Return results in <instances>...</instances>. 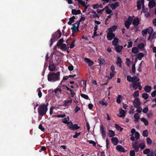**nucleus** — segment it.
I'll list each match as a JSON object with an SVG mask.
<instances>
[{
  "instance_id": "nucleus-1",
  "label": "nucleus",
  "mask_w": 156,
  "mask_h": 156,
  "mask_svg": "<svg viewBox=\"0 0 156 156\" xmlns=\"http://www.w3.org/2000/svg\"><path fill=\"white\" fill-rule=\"evenodd\" d=\"M60 72L49 73L48 75V80L51 82L59 81L60 80Z\"/></svg>"
},
{
  "instance_id": "nucleus-2",
  "label": "nucleus",
  "mask_w": 156,
  "mask_h": 156,
  "mask_svg": "<svg viewBox=\"0 0 156 156\" xmlns=\"http://www.w3.org/2000/svg\"><path fill=\"white\" fill-rule=\"evenodd\" d=\"M62 35L61 33L59 30H58L55 33L52 34V37L50 41V46L51 47L53 44L52 41L53 40L54 41H56L58 38H60Z\"/></svg>"
},
{
  "instance_id": "nucleus-3",
  "label": "nucleus",
  "mask_w": 156,
  "mask_h": 156,
  "mask_svg": "<svg viewBox=\"0 0 156 156\" xmlns=\"http://www.w3.org/2000/svg\"><path fill=\"white\" fill-rule=\"evenodd\" d=\"M48 110V108H47L41 104L38 107V112L40 115L43 116L46 114Z\"/></svg>"
},
{
  "instance_id": "nucleus-4",
  "label": "nucleus",
  "mask_w": 156,
  "mask_h": 156,
  "mask_svg": "<svg viewBox=\"0 0 156 156\" xmlns=\"http://www.w3.org/2000/svg\"><path fill=\"white\" fill-rule=\"evenodd\" d=\"M133 105L135 108L140 106L141 102L140 100L138 98H136L134 100L133 102Z\"/></svg>"
},
{
  "instance_id": "nucleus-5",
  "label": "nucleus",
  "mask_w": 156,
  "mask_h": 156,
  "mask_svg": "<svg viewBox=\"0 0 156 156\" xmlns=\"http://www.w3.org/2000/svg\"><path fill=\"white\" fill-rule=\"evenodd\" d=\"M139 142L138 141H136L134 143L132 144V146L133 149L136 152L139 151V145H138Z\"/></svg>"
},
{
  "instance_id": "nucleus-6",
  "label": "nucleus",
  "mask_w": 156,
  "mask_h": 156,
  "mask_svg": "<svg viewBox=\"0 0 156 156\" xmlns=\"http://www.w3.org/2000/svg\"><path fill=\"white\" fill-rule=\"evenodd\" d=\"M49 70L50 71H54L56 69V66L53 62H50L49 64Z\"/></svg>"
},
{
  "instance_id": "nucleus-7",
  "label": "nucleus",
  "mask_w": 156,
  "mask_h": 156,
  "mask_svg": "<svg viewBox=\"0 0 156 156\" xmlns=\"http://www.w3.org/2000/svg\"><path fill=\"white\" fill-rule=\"evenodd\" d=\"M100 133H101L102 137L103 139H105L106 136L105 133V131L104 129V127L102 125H101L100 126Z\"/></svg>"
},
{
  "instance_id": "nucleus-8",
  "label": "nucleus",
  "mask_w": 156,
  "mask_h": 156,
  "mask_svg": "<svg viewBox=\"0 0 156 156\" xmlns=\"http://www.w3.org/2000/svg\"><path fill=\"white\" fill-rule=\"evenodd\" d=\"M140 20L139 18L136 17L133 20L132 22V24L134 26V27L137 26L140 24Z\"/></svg>"
},
{
  "instance_id": "nucleus-9",
  "label": "nucleus",
  "mask_w": 156,
  "mask_h": 156,
  "mask_svg": "<svg viewBox=\"0 0 156 156\" xmlns=\"http://www.w3.org/2000/svg\"><path fill=\"white\" fill-rule=\"evenodd\" d=\"M144 0H138L137 1V9L138 10H140L141 8L142 4H144Z\"/></svg>"
},
{
  "instance_id": "nucleus-10",
  "label": "nucleus",
  "mask_w": 156,
  "mask_h": 156,
  "mask_svg": "<svg viewBox=\"0 0 156 156\" xmlns=\"http://www.w3.org/2000/svg\"><path fill=\"white\" fill-rule=\"evenodd\" d=\"M109 5H110L112 10H114L119 5V4L118 2H116L114 3H112L110 5L109 4Z\"/></svg>"
},
{
  "instance_id": "nucleus-11",
  "label": "nucleus",
  "mask_w": 156,
  "mask_h": 156,
  "mask_svg": "<svg viewBox=\"0 0 156 156\" xmlns=\"http://www.w3.org/2000/svg\"><path fill=\"white\" fill-rule=\"evenodd\" d=\"M84 61L87 63L89 66H91L92 65H93L94 64V62L90 60L89 58H84Z\"/></svg>"
},
{
  "instance_id": "nucleus-12",
  "label": "nucleus",
  "mask_w": 156,
  "mask_h": 156,
  "mask_svg": "<svg viewBox=\"0 0 156 156\" xmlns=\"http://www.w3.org/2000/svg\"><path fill=\"white\" fill-rule=\"evenodd\" d=\"M115 34L114 33H111L107 34V37L108 40L111 41L115 37Z\"/></svg>"
},
{
  "instance_id": "nucleus-13",
  "label": "nucleus",
  "mask_w": 156,
  "mask_h": 156,
  "mask_svg": "<svg viewBox=\"0 0 156 156\" xmlns=\"http://www.w3.org/2000/svg\"><path fill=\"white\" fill-rule=\"evenodd\" d=\"M116 149L120 152H124L125 150L124 147L120 145H118L116 147Z\"/></svg>"
},
{
  "instance_id": "nucleus-14",
  "label": "nucleus",
  "mask_w": 156,
  "mask_h": 156,
  "mask_svg": "<svg viewBox=\"0 0 156 156\" xmlns=\"http://www.w3.org/2000/svg\"><path fill=\"white\" fill-rule=\"evenodd\" d=\"M155 3L154 0H151L148 4V6L150 8H152L155 6Z\"/></svg>"
},
{
  "instance_id": "nucleus-15",
  "label": "nucleus",
  "mask_w": 156,
  "mask_h": 156,
  "mask_svg": "<svg viewBox=\"0 0 156 156\" xmlns=\"http://www.w3.org/2000/svg\"><path fill=\"white\" fill-rule=\"evenodd\" d=\"M64 103L62 105L65 107L68 106L72 102V99L70 100H66L64 101Z\"/></svg>"
},
{
  "instance_id": "nucleus-16",
  "label": "nucleus",
  "mask_w": 156,
  "mask_h": 156,
  "mask_svg": "<svg viewBox=\"0 0 156 156\" xmlns=\"http://www.w3.org/2000/svg\"><path fill=\"white\" fill-rule=\"evenodd\" d=\"M91 12L93 14H94V15H90V17L91 18H96V17H97L98 18H99L100 16H99L98 15H97L95 11H94V10H92V12Z\"/></svg>"
},
{
  "instance_id": "nucleus-17",
  "label": "nucleus",
  "mask_w": 156,
  "mask_h": 156,
  "mask_svg": "<svg viewBox=\"0 0 156 156\" xmlns=\"http://www.w3.org/2000/svg\"><path fill=\"white\" fill-rule=\"evenodd\" d=\"M111 140L112 143L114 145H117L119 142L118 139L116 137H112L111 139Z\"/></svg>"
},
{
  "instance_id": "nucleus-18",
  "label": "nucleus",
  "mask_w": 156,
  "mask_h": 156,
  "mask_svg": "<svg viewBox=\"0 0 156 156\" xmlns=\"http://www.w3.org/2000/svg\"><path fill=\"white\" fill-rule=\"evenodd\" d=\"M117 28V27L116 25H114L112 26L110 28L108 29V30L109 32L112 33Z\"/></svg>"
},
{
  "instance_id": "nucleus-19",
  "label": "nucleus",
  "mask_w": 156,
  "mask_h": 156,
  "mask_svg": "<svg viewBox=\"0 0 156 156\" xmlns=\"http://www.w3.org/2000/svg\"><path fill=\"white\" fill-rule=\"evenodd\" d=\"M123 48L122 46L118 45L115 47V49L116 51L118 52H120L122 51V50Z\"/></svg>"
},
{
  "instance_id": "nucleus-20",
  "label": "nucleus",
  "mask_w": 156,
  "mask_h": 156,
  "mask_svg": "<svg viewBox=\"0 0 156 156\" xmlns=\"http://www.w3.org/2000/svg\"><path fill=\"white\" fill-rule=\"evenodd\" d=\"M81 13V11L80 10H76V9H73L72 11V14L73 15H77Z\"/></svg>"
},
{
  "instance_id": "nucleus-21",
  "label": "nucleus",
  "mask_w": 156,
  "mask_h": 156,
  "mask_svg": "<svg viewBox=\"0 0 156 156\" xmlns=\"http://www.w3.org/2000/svg\"><path fill=\"white\" fill-rule=\"evenodd\" d=\"M98 62L99 63V65L101 66L104 65L105 63V61L104 58H99L98 59Z\"/></svg>"
},
{
  "instance_id": "nucleus-22",
  "label": "nucleus",
  "mask_w": 156,
  "mask_h": 156,
  "mask_svg": "<svg viewBox=\"0 0 156 156\" xmlns=\"http://www.w3.org/2000/svg\"><path fill=\"white\" fill-rule=\"evenodd\" d=\"M108 135L110 137H112L115 136V132L112 130H109L108 133Z\"/></svg>"
},
{
  "instance_id": "nucleus-23",
  "label": "nucleus",
  "mask_w": 156,
  "mask_h": 156,
  "mask_svg": "<svg viewBox=\"0 0 156 156\" xmlns=\"http://www.w3.org/2000/svg\"><path fill=\"white\" fill-rule=\"evenodd\" d=\"M151 89V87L149 85L146 86L144 88V90L147 93L149 92Z\"/></svg>"
},
{
  "instance_id": "nucleus-24",
  "label": "nucleus",
  "mask_w": 156,
  "mask_h": 156,
  "mask_svg": "<svg viewBox=\"0 0 156 156\" xmlns=\"http://www.w3.org/2000/svg\"><path fill=\"white\" fill-rule=\"evenodd\" d=\"M119 39L116 37H114V40L112 41V44L115 46H116L119 42Z\"/></svg>"
},
{
  "instance_id": "nucleus-25",
  "label": "nucleus",
  "mask_w": 156,
  "mask_h": 156,
  "mask_svg": "<svg viewBox=\"0 0 156 156\" xmlns=\"http://www.w3.org/2000/svg\"><path fill=\"white\" fill-rule=\"evenodd\" d=\"M80 128V126H78L77 124H75L74 125L73 124L71 130L74 131L78 129H79Z\"/></svg>"
},
{
  "instance_id": "nucleus-26",
  "label": "nucleus",
  "mask_w": 156,
  "mask_h": 156,
  "mask_svg": "<svg viewBox=\"0 0 156 156\" xmlns=\"http://www.w3.org/2000/svg\"><path fill=\"white\" fill-rule=\"evenodd\" d=\"M120 114H121V115L119 116V117H124L125 116V112L123 110L122 108H121L119 111Z\"/></svg>"
},
{
  "instance_id": "nucleus-27",
  "label": "nucleus",
  "mask_w": 156,
  "mask_h": 156,
  "mask_svg": "<svg viewBox=\"0 0 156 156\" xmlns=\"http://www.w3.org/2000/svg\"><path fill=\"white\" fill-rule=\"evenodd\" d=\"M140 85V82H135L132 85V87L133 88L135 87V90H136L137 88V87Z\"/></svg>"
},
{
  "instance_id": "nucleus-28",
  "label": "nucleus",
  "mask_w": 156,
  "mask_h": 156,
  "mask_svg": "<svg viewBox=\"0 0 156 156\" xmlns=\"http://www.w3.org/2000/svg\"><path fill=\"white\" fill-rule=\"evenodd\" d=\"M131 23L130 22H128L127 21H125V26L127 29H129V26L131 24Z\"/></svg>"
},
{
  "instance_id": "nucleus-29",
  "label": "nucleus",
  "mask_w": 156,
  "mask_h": 156,
  "mask_svg": "<svg viewBox=\"0 0 156 156\" xmlns=\"http://www.w3.org/2000/svg\"><path fill=\"white\" fill-rule=\"evenodd\" d=\"M141 121L143 122L145 126H147L148 124V122L147 120L145 118H143L141 119Z\"/></svg>"
},
{
  "instance_id": "nucleus-30",
  "label": "nucleus",
  "mask_w": 156,
  "mask_h": 156,
  "mask_svg": "<svg viewBox=\"0 0 156 156\" xmlns=\"http://www.w3.org/2000/svg\"><path fill=\"white\" fill-rule=\"evenodd\" d=\"M64 41L63 38H61L59 39L57 44V46L58 47H59L62 44V43Z\"/></svg>"
},
{
  "instance_id": "nucleus-31",
  "label": "nucleus",
  "mask_w": 156,
  "mask_h": 156,
  "mask_svg": "<svg viewBox=\"0 0 156 156\" xmlns=\"http://www.w3.org/2000/svg\"><path fill=\"white\" fill-rule=\"evenodd\" d=\"M115 128L117 130L121 132L123 130V128L121 127L118 125L117 124H115Z\"/></svg>"
},
{
  "instance_id": "nucleus-32",
  "label": "nucleus",
  "mask_w": 156,
  "mask_h": 156,
  "mask_svg": "<svg viewBox=\"0 0 156 156\" xmlns=\"http://www.w3.org/2000/svg\"><path fill=\"white\" fill-rule=\"evenodd\" d=\"M147 30V33L150 35H151L153 31V29L152 27H150L147 29H146Z\"/></svg>"
},
{
  "instance_id": "nucleus-33",
  "label": "nucleus",
  "mask_w": 156,
  "mask_h": 156,
  "mask_svg": "<svg viewBox=\"0 0 156 156\" xmlns=\"http://www.w3.org/2000/svg\"><path fill=\"white\" fill-rule=\"evenodd\" d=\"M69 120V116L67 117V118H65L62 120V122L64 123L67 124L68 123V121Z\"/></svg>"
},
{
  "instance_id": "nucleus-34",
  "label": "nucleus",
  "mask_w": 156,
  "mask_h": 156,
  "mask_svg": "<svg viewBox=\"0 0 156 156\" xmlns=\"http://www.w3.org/2000/svg\"><path fill=\"white\" fill-rule=\"evenodd\" d=\"M132 52L134 54H136L138 53L139 51V50L136 47H134L132 48Z\"/></svg>"
},
{
  "instance_id": "nucleus-35",
  "label": "nucleus",
  "mask_w": 156,
  "mask_h": 156,
  "mask_svg": "<svg viewBox=\"0 0 156 156\" xmlns=\"http://www.w3.org/2000/svg\"><path fill=\"white\" fill-rule=\"evenodd\" d=\"M67 127L70 129V130L71 129L73 126V124L72 122L71 121H70L69 122H68V123L67 124Z\"/></svg>"
},
{
  "instance_id": "nucleus-36",
  "label": "nucleus",
  "mask_w": 156,
  "mask_h": 156,
  "mask_svg": "<svg viewBox=\"0 0 156 156\" xmlns=\"http://www.w3.org/2000/svg\"><path fill=\"white\" fill-rule=\"evenodd\" d=\"M122 98V96L121 95H118L116 99V102L118 104H120L121 103V99Z\"/></svg>"
},
{
  "instance_id": "nucleus-37",
  "label": "nucleus",
  "mask_w": 156,
  "mask_h": 156,
  "mask_svg": "<svg viewBox=\"0 0 156 156\" xmlns=\"http://www.w3.org/2000/svg\"><path fill=\"white\" fill-rule=\"evenodd\" d=\"M144 55L143 53H140L137 55V58L139 60H141L142 58L144 57Z\"/></svg>"
},
{
  "instance_id": "nucleus-38",
  "label": "nucleus",
  "mask_w": 156,
  "mask_h": 156,
  "mask_svg": "<svg viewBox=\"0 0 156 156\" xmlns=\"http://www.w3.org/2000/svg\"><path fill=\"white\" fill-rule=\"evenodd\" d=\"M148 95L146 93H144L142 94V97L145 100H146L148 98Z\"/></svg>"
},
{
  "instance_id": "nucleus-39",
  "label": "nucleus",
  "mask_w": 156,
  "mask_h": 156,
  "mask_svg": "<svg viewBox=\"0 0 156 156\" xmlns=\"http://www.w3.org/2000/svg\"><path fill=\"white\" fill-rule=\"evenodd\" d=\"M148 134V131L147 130H144L143 132L142 135L144 137H147Z\"/></svg>"
},
{
  "instance_id": "nucleus-40",
  "label": "nucleus",
  "mask_w": 156,
  "mask_h": 156,
  "mask_svg": "<svg viewBox=\"0 0 156 156\" xmlns=\"http://www.w3.org/2000/svg\"><path fill=\"white\" fill-rule=\"evenodd\" d=\"M140 80V79L136 76H133V82L139 81Z\"/></svg>"
},
{
  "instance_id": "nucleus-41",
  "label": "nucleus",
  "mask_w": 156,
  "mask_h": 156,
  "mask_svg": "<svg viewBox=\"0 0 156 156\" xmlns=\"http://www.w3.org/2000/svg\"><path fill=\"white\" fill-rule=\"evenodd\" d=\"M99 103L100 104H101L102 105H105V106L107 105V102H104V100H100L99 101Z\"/></svg>"
},
{
  "instance_id": "nucleus-42",
  "label": "nucleus",
  "mask_w": 156,
  "mask_h": 156,
  "mask_svg": "<svg viewBox=\"0 0 156 156\" xmlns=\"http://www.w3.org/2000/svg\"><path fill=\"white\" fill-rule=\"evenodd\" d=\"M147 30L146 29L143 30L142 31V34L144 36H145L147 35Z\"/></svg>"
},
{
  "instance_id": "nucleus-43",
  "label": "nucleus",
  "mask_w": 156,
  "mask_h": 156,
  "mask_svg": "<svg viewBox=\"0 0 156 156\" xmlns=\"http://www.w3.org/2000/svg\"><path fill=\"white\" fill-rule=\"evenodd\" d=\"M41 89V87H40L38 88L37 89V91H38V95L39 96V98H41L42 95V92L40 90V89Z\"/></svg>"
},
{
  "instance_id": "nucleus-44",
  "label": "nucleus",
  "mask_w": 156,
  "mask_h": 156,
  "mask_svg": "<svg viewBox=\"0 0 156 156\" xmlns=\"http://www.w3.org/2000/svg\"><path fill=\"white\" fill-rule=\"evenodd\" d=\"M144 44L143 43H141L139 44L138 45V48L142 49L144 48Z\"/></svg>"
},
{
  "instance_id": "nucleus-45",
  "label": "nucleus",
  "mask_w": 156,
  "mask_h": 156,
  "mask_svg": "<svg viewBox=\"0 0 156 156\" xmlns=\"http://www.w3.org/2000/svg\"><path fill=\"white\" fill-rule=\"evenodd\" d=\"M127 80L129 82H133V77H131L130 76H128L127 77Z\"/></svg>"
},
{
  "instance_id": "nucleus-46",
  "label": "nucleus",
  "mask_w": 156,
  "mask_h": 156,
  "mask_svg": "<svg viewBox=\"0 0 156 156\" xmlns=\"http://www.w3.org/2000/svg\"><path fill=\"white\" fill-rule=\"evenodd\" d=\"M80 95L82 97L84 98V99L86 100H88L89 99V97L87 95L82 94H81Z\"/></svg>"
},
{
  "instance_id": "nucleus-47",
  "label": "nucleus",
  "mask_w": 156,
  "mask_h": 156,
  "mask_svg": "<svg viewBox=\"0 0 156 156\" xmlns=\"http://www.w3.org/2000/svg\"><path fill=\"white\" fill-rule=\"evenodd\" d=\"M133 95L134 98H136V97H138L139 96V93L138 90L135 91L134 94H133Z\"/></svg>"
},
{
  "instance_id": "nucleus-48",
  "label": "nucleus",
  "mask_w": 156,
  "mask_h": 156,
  "mask_svg": "<svg viewBox=\"0 0 156 156\" xmlns=\"http://www.w3.org/2000/svg\"><path fill=\"white\" fill-rule=\"evenodd\" d=\"M150 152V150L149 149H146L143 151V153L145 154H149Z\"/></svg>"
},
{
  "instance_id": "nucleus-49",
  "label": "nucleus",
  "mask_w": 156,
  "mask_h": 156,
  "mask_svg": "<svg viewBox=\"0 0 156 156\" xmlns=\"http://www.w3.org/2000/svg\"><path fill=\"white\" fill-rule=\"evenodd\" d=\"M152 140L149 137H148L147 139V144L150 145L152 143Z\"/></svg>"
},
{
  "instance_id": "nucleus-50",
  "label": "nucleus",
  "mask_w": 156,
  "mask_h": 156,
  "mask_svg": "<svg viewBox=\"0 0 156 156\" xmlns=\"http://www.w3.org/2000/svg\"><path fill=\"white\" fill-rule=\"evenodd\" d=\"M139 148L140 147L141 149H144L145 147V145L144 143H141L139 144Z\"/></svg>"
},
{
  "instance_id": "nucleus-51",
  "label": "nucleus",
  "mask_w": 156,
  "mask_h": 156,
  "mask_svg": "<svg viewBox=\"0 0 156 156\" xmlns=\"http://www.w3.org/2000/svg\"><path fill=\"white\" fill-rule=\"evenodd\" d=\"M87 142L89 144H92L94 146H95L96 145V143L94 141L92 140H89L87 141Z\"/></svg>"
},
{
  "instance_id": "nucleus-52",
  "label": "nucleus",
  "mask_w": 156,
  "mask_h": 156,
  "mask_svg": "<svg viewBox=\"0 0 156 156\" xmlns=\"http://www.w3.org/2000/svg\"><path fill=\"white\" fill-rule=\"evenodd\" d=\"M117 63H119L120 64V66H121L122 63V60L121 58L119 57H118L117 59Z\"/></svg>"
},
{
  "instance_id": "nucleus-53",
  "label": "nucleus",
  "mask_w": 156,
  "mask_h": 156,
  "mask_svg": "<svg viewBox=\"0 0 156 156\" xmlns=\"http://www.w3.org/2000/svg\"><path fill=\"white\" fill-rule=\"evenodd\" d=\"M137 110L136 111V112L138 113H140L142 110V108L140 106H139L138 107L136 108Z\"/></svg>"
},
{
  "instance_id": "nucleus-54",
  "label": "nucleus",
  "mask_w": 156,
  "mask_h": 156,
  "mask_svg": "<svg viewBox=\"0 0 156 156\" xmlns=\"http://www.w3.org/2000/svg\"><path fill=\"white\" fill-rule=\"evenodd\" d=\"M140 137V134L138 132H136L135 133V138L138 139Z\"/></svg>"
},
{
  "instance_id": "nucleus-55",
  "label": "nucleus",
  "mask_w": 156,
  "mask_h": 156,
  "mask_svg": "<svg viewBox=\"0 0 156 156\" xmlns=\"http://www.w3.org/2000/svg\"><path fill=\"white\" fill-rule=\"evenodd\" d=\"M38 128L42 131L44 132V128L42 126L41 124H40L39 125Z\"/></svg>"
},
{
  "instance_id": "nucleus-56",
  "label": "nucleus",
  "mask_w": 156,
  "mask_h": 156,
  "mask_svg": "<svg viewBox=\"0 0 156 156\" xmlns=\"http://www.w3.org/2000/svg\"><path fill=\"white\" fill-rule=\"evenodd\" d=\"M132 71L133 73H135L136 72L135 65L134 64H133L132 66Z\"/></svg>"
},
{
  "instance_id": "nucleus-57",
  "label": "nucleus",
  "mask_w": 156,
  "mask_h": 156,
  "mask_svg": "<svg viewBox=\"0 0 156 156\" xmlns=\"http://www.w3.org/2000/svg\"><path fill=\"white\" fill-rule=\"evenodd\" d=\"M61 46V47H60V48L61 49H65V48H66V44H62L60 46Z\"/></svg>"
},
{
  "instance_id": "nucleus-58",
  "label": "nucleus",
  "mask_w": 156,
  "mask_h": 156,
  "mask_svg": "<svg viewBox=\"0 0 156 156\" xmlns=\"http://www.w3.org/2000/svg\"><path fill=\"white\" fill-rule=\"evenodd\" d=\"M80 132H79L78 133L76 132L75 133V134L73 136V137L74 138H77V137L80 135Z\"/></svg>"
},
{
  "instance_id": "nucleus-59",
  "label": "nucleus",
  "mask_w": 156,
  "mask_h": 156,
  "mask_svg": "<svg viewBox=\"0 0 156 156\" xmlns=\"http://www.w3.org/2000/svg\"><path fill=\"white\" fill-rule=\"evenodd\" d=\"M129 154L130 156H135V151L134 150H132L130 151Z\"/></svg>"
},
{
  "instance_id": "nucleus-60",
  "label": "nucleus",
  "mask_w": 156,
  "mask_h": 156,
  "mask_svg": "<svg viewBox=\"0 0 156 156\" xmlns=\"http://www.w3.org/2000/svg\"><path fill=\"white\" fill-rule=\"evenodd\" d=\"M80 108L78 106H76L75 109H74V111L75 113H76L78 111H80Z\"/></svg>"
},
{
  "instance_id": "nucleus-61",
  "label": "nucleus",
  "mask_w": 156,
  "mask_h": 156,
  "mask_svg": "<svg viewBox=\"0 0 156 156\" xmlns=\"http://www.w3.org/2000/svg\"><path fill=\"white\" fill-rule=\"evenodd\" d=\"M148 110V107H146L143 110V112L144 113H147Z\"/></svg>"
},
{
  "instance_id": "nucleus-62",
  "label": "nucleus",
  "mask_w": 156,
  "mask_h": 156,
  "mask_svg": "<svg viewBox=\"0 0 156 156\" xmlns=\"http://www.w3.org/2000/svg\"><path fill=\"white\" fill-rule=\"evenodd\" d=\"M69 21L68 23V24L69 25H71L72 23L74 21V20H73L72 19H71L70 18L69 19Z\"/></svg>"
},
{
  "instance_id": "nucleus-63",
  "label": "nucleus",
  "mask_w": 156,
  "mask_h": 156,
  "mask_svg": "<svg viewBox=\"0 0 156 156\" xmlns=\"http://www.w3.org/2000/svg\"><path fill=\"white\" fill-rule=\"evenodd\" d=\"M151 38L153 39L156 38V32H154L152 35L151 34Z\"/></svg>"
},
{
  "instance_id": "nucleus-64",
  "label": "nucleus",
  "mask_w": 156,
  "mask_h": 156,
  "mask_svg": "<svg viewBox=\"0 0 156 156\" xmlns=\"http://www.w3.org/2000/svg\"><path fill=\"white\" fill-rule=\"evenodd\" d=\"M151 95L153 97H154L156 96V90L154 91L151 93Z\"/></svg>"
}]
</instances>
